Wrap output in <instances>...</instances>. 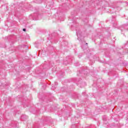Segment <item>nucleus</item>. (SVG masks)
Instances as JSON below:
<instances>
[{
	"mask_svg": "<svg viewBox=\"0 0 128 128\" xmlns=\"http://www.w3.org/2000/svg\"><path fill=\"white\" fill-rule=\"evenodd\" d=\"M82 48H84V46H82Z\"/></svg>",
	"mask_w": 128,
	"mask_h": 128,
	"instance_id": "423d86ee",
	"label": "nucleus"
},
{
	"mask_svg": "<svg viewBox=\"0 0 128 128\" xmlns=\"http://www.w3.org/2000/svg\"><path fill=\"white\" fill-rule=\"evenodd\" d=\"M76 128V124H74V125H72L71 126V128Z\"/></svg>",
	"mask_w": 128,
	"mask_h": 128,
	"instance_id": "f257e3e1",
	"label": "nucleus"
},
{
	"mask_svg": "<svg viewBox=\"0 0 128 128\" xmlns=\"http://www.w3.org/2000/svg\"><path fill=\"white\" fill-rule=\"evenodd\" d=\"M86 44H88V43H86Z\"/></svg>",
	"mask_w": 128,
	"mask_h": 128,
	"instance_id": "0eeeda50",
	"label": "nucleus"
},
{
	"mask_svg": "<svg viewBox=\"0 0 128 128\" xmlns=\"http://www.w3.org/2000/svg\"><path fill=\"white\" fill-rule=\"evenodd\" d=\"M42 56H44V52H42Z\"/></svg>",
	"mask_w": 128,
	"mask_h": 128,
	"instance_id": "7ed1b4c3",
	"label": "nucleus"
},
{
	"mask_svg": "<svg viewBox=\"0 0 128 128\" xmlns=\"http://www.w3.org/2000/svg\"><path fill=\"white\" fill-rule=\"evenodd\" d=\"M26 28H23V32H26Z\"/></svg>",
	"mask_w": 128,
	"mask_h": 128,
	"instance_id": "39448f33",
	"label": "nucleus"
},
{
	"mask_svg": "<svg viewBox=\"0 0 128 128\" xmlns=\"http://www.w3.org/2000/svg\"><path fill=\"white\" fill-rule=\"evenodd\" d=\"M78 57L79 58H82V55L79 54Z\"/></svg>",
	"mask_w": 128,
	"mask_h": 128,
	"instance_id": "20e7f679",
	"label": "nucleus"
},
{
	"mask_svg": "<svg viewBox=\"0 0 128 128\" xmlns=\"http://www.w3.org/2000/svg\"><path fill=\"white\" fill-rule=\"evenodd\" d=\"M78 34L79 36H80V32H76L77 36H78Z\"/></svg>",
	"mask_w": 128,
	"mask_h": 128,
	"instance_id": "f03ea898",
	"label": "nucleus"
}]
</instances>
